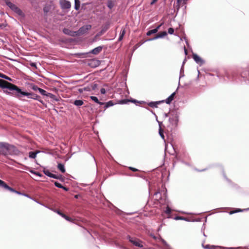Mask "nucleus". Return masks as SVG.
<instances>
[{
  "label": "nucleus",
  "mask_w": 249,
  "mask_h": 249,
  "mask_svg": "<svg viewBox=\"0 0 249 249\" xmlns=\"http://www.w3.org/2000/svg\"><path fill=\"white\" fill-rule=\"evenodd\" d=\"M21 152L15 145L5 142H0V154L4 156L19 155Z\"/></svg>",
  "instance_id": "1"
},
{
  "label": "nucleus",
  "mask_w": 249,
  "mask_h": 249,
  "mask_svg": "<svg viewBox=\"0 0 249 249\" xmlns=\"http://www.w3.org/2000/svg\"><path fill=\"white\" fill-rule=\"evenodd\" d=\"M15 96L18 98L22 96H27L29 99H33L41 103L42 102V101L40 100V97L39 95L34 93L22 91L19 87H18L17 92H15Z\"/></svg>",
  "instance_id": "2"
},
{
  "label": "nucleus",
  "mask_w": 249,
  "mask_h": 249,
  "mask_svg": "<svg viewBox=\"0 0 249 249\" xmlns=\"http://www.w3.org/2000/svg\"><path fill=\"white\" fill-rule=\"evenodd\" d=\"M169 121L171 125V129H175L178 125L179 114L177 111L172 110L169 112Z\"/></svg>",
  "instance_id": "3"
},
{
  "label": "nucleus",
  "mask_w": 249,
  "mask_h": 249,
  "mask_svg": "<svg viewBox=\"0 0 249 249\" xmlns=\"http://www.w3.org/2000/svg\"><path fill=\"white\" fill-rule=\"evenodd\" d=\"M0 187H1L2 188H4V189L8 190L11 192L15 193L19 195H22V196H25L28 197L30 199L32 198L30 196H29L28 194L22 193L16 190L14 188L8 186L6 183L5 182H4V181H3L1 179H0Z\"/></svg>",
  "instance_id": "4"
},
{
  "label": "nucleus",
  "mask_w": 249,
  "mask_h": 249,
  "mask_svg": "<svg viewBox=\"0 0 249 249\" xmlns=\"http://www.w3.org/2000/svg\"><path fill=\"white\" fill-rule=\"evenodd\" d=\"M0 88L2 89H7L10 90H14L16 92L18 89V87L17 86L12 83H8L2 79H0Z\"/></svg>",
  "instance_id": "5"
},
{
  "label": "nucleus",
  "mask_w": 249,
  "mask_h": 249,
  "mask_svg": "<svg viewBox=\"0 0 249 249\" xmlns=\"http://www.w3.org/2000/svg\"><path fill=\"white\" fill-rule=\"evenodd\" d=\"M5 4L8 7H9L12 11L15 12L19 16L22 15V11L15 4L13 3L9 0L8 2H7Z\"/></svg>",
  "instance_id": "6"
},
{
  "label": "nucleus",
  "mask_w": 249,
  "mask_h": 249,
  "mask_svg": "<svg viewBox=\"0 0 249 249\" xmlns=\"http://www.w3.org/2000/svg\"><path fill=\"white\" fill-rule=\"evenodd\" d=\"M127 239L133 245H134V246H135L136 247H140V248H142L143 247L142 242L141 240H140L139 239H138L137 238H136L132 237H131L129 235H128L127 236Z\"/></svg>",
  "instance_id": "7"
},
{
  "label": "nucleus",
  "mask_w": 249,
  "mask_h": 249,
  "mask_svg": "<svg viewBox=\"0 0 249 249\" xmlns=\"http://www.w3.org/2000/svg\"><path fill=\"white\" fill-rule=\"evenodd\" d=\"M91 28L90 25H86L80 27L78 31H76L77 36L82 35L88 32Z\"/></svg>",
  "instance_id": "8"
},
{
  "label": "nucleus",
  "mask_w": 249,
  "mask_h": 249,
  "mask_svg": "<svg viewBox=\"0 0 249 249\" xmlns=\"http://www.w3.org/2000/svg\"><path fill=\"white\" fill-rule=\"evenodd\" d=\"M240 75L245 80H249V66L240 71Z\"/></svg>",
  "instance_id": "9"
},
{
  "label": "nucleus",
  "mask_w": 249,
  "mask_h": 249,
  "mask_svg": "<svg viewBox=\"0 0 249 249\" xmlns=\"http://www.w3.org/2000/svg\"><path fill=\"white\" fill-rule=\"evenodd\" d=\"M193 58L196 63L198 64L200 66L203 65L205 63V61L196 53H193Z\"/></svg>",
  "instance_id": "10"
},
{
  "label": "nucleus",
  "mask_w": 249,
  "mask_h": 249,
  "mask_svg": "<svg viewBox=\"0 0 249 249\" xmlns=\"http://www.w3.org/2000/svg\"><path fill=\"white\" fill-rule=\"evenodd\" d=\"M63 33L67 35L71 36L74 37L77 36L76 31H73L68 28H64L63 29Z\"/></svg>",
  "instance_id": "11"
},
{
  "label": "nucleus",
  "mask_w": 249,
  "mask_h": 249,
  "mask_svg": "<svg viewBox=\"0 0 249 249\" xmlns=\"http://www.w3.org/2000/svg\"><path fill=\"white\" fill-rule=\"evenodd\" d=\"M103 48V46H98V47H96L95 48L92 49L89 53H92L95 55H97V54H99L102 51Z\"/></svg>",
  "instance_id": "12"
},
{
  "label": "nucleus",
  "mask_w": 249,
  "mask_h": 249,
  "mask_svg": "<svg viewBox=\"0 0 249 249\" xmlns=\"http://www.w3.org/2000/svg\"><path fill=\"white\" fill-rule=\"evenodd\" d=\"M100 64V61L96 59H93L91 60L89 65L91 67H96L98 66Z\"/></svg>",
  "instance_id": "13"
},
{
  "label": "nucleus",
  "mask_w": 249,
  "mask_h": 249,
  "mask_svg": "<svg viewBox=\"0 0 249 249\" xmlns=\"http://www.w3.org/2000/svg\"><path fill=\"white\" fill-rule=\"evenodd\" d=\"M164 101H160L156 102H150L147 104L148 106L151 107H157L158 105L160 104L161 103L163 102Z\"/></svg>",
  "instance_id": "14"
},
{
  "label": "nucleus",
  "mask_w": 249,
  "mask_h": 249,
  "mask_svg": "<svg viewBox=\"0 0 249 249\" xmlns=\"http://www.w3.org/2000/svg\"><path fill=\"white\" fill-rule=\"evenodd\" d=\"M61 7L63 9H69L71 6V4L70 2L66 0H64V1L61 3Z\"/></svg>",
  "instance_id": "15"
},
{
  "label": "nucleus",
  "mask_w": 249,
  "mask_h": 249,
  "mask_svg": "<svg viewBox=\"0 0 249 249\" xmlns=\"http://www.w3.org/2000/svg\"><path fill=\"white\" fill-rule=\"evenodd\" d=\"M176 94V92L172 93L165 100V102L167 104H170L173 100L174 96Z\"/></svg>",
  "instance_id": "16"
},
{
  "label": "nucleus",
  "mask_w": 249,
  "mask_h": 249,
  "mask_svg": "<svg viewBox=\"0 0 249 249\" xmlns=\"http://www.w3.org/2000/svg\"><path fill=\"white\" fill-rule=\"evenodd\" d=\"M202 246L204 249H217L219 248L218 246L210 245L209 244L204 245V243H202Z\"/></svg>",
  "instance_id": "17"
},
{
  "label": "nucleus",
  "mask_w": 249,
  "mask_h": 249,
  "mask_svg": "<svg viewBox=\"0 0 249 249\" xmlns=\"http://www.w3.org/2000/svg\"><path fill=\"white\" fill-rule=\"evenodd\" d=\"M40 153V151L36 150V151H31L29 152V157L30 159H35L38 153Z\"/></svg>",
  "instance_id": "18"
},
{
  "label": "nucleus",
  "mask_w": 249,
  "mask_h": 249,
  "mask_svg": "<svg viewBox=\"0 0 249 249\" xmlns=\"http://www.w3.org/2000/svg\"><path fill=\"white\" fill-rule=\"evenodd\" d=\"M248 211V209H241L239 208H236L233 211H230L229 212L230 214H232L235 213H239V212H242L244 211Z\"/></svg>",
  "instance_id": "19"
},
{
  "label": "nucleus",
  "mask_w": 249,
  "mask_h": 249,
  "mask_svg": "<svg viewBox=\"0 0 249 249\" xmlns=\"http://www.w3.org/2000/svg\"><path fill=\"white\" fill-rule=\"evenodd\" d=\"M73 104L76 106L80 107L84 104V102L82 100H76L73 102Z\"/></svg>",
  "instance_id": "20"
},
{
  "label": "nucleus",
  "mask_w": 249,
  "mask_h": 249,
  "mask_svg": "<svg viewBox=\"0 0 249 249\" xmlns=\"http://www.w3.org/2000/svg\"><path fill=\"white\" fill-rule=\"evenodd\" d=\"M125 34V29H122L121 32H120V34L119 38H118L119 41H121L123 39V37H124Z\"/></svg>",
  "instance_id": "21"
},
{
  "label": "nucleus",
  "mask_w": 249,
  "mask_h": 249,
  "mask_svg": "<svg viewBox=\"0 0 249 249\" xmlns=\"http://www.w3.org/2000/svg\"><path fill=\"white\" fill-rule=\"evenodd\" d=\"M58 169L63 173L65 172V168L64 164L62 163H58L57 165Z\"/></svg>",
  "instance_id": "22"
},
{
  "label": "nucleus",
  "mask_w": 249,
  "mask_h": 249,
  "mask_svg": "<svg viewBox=\"0 0 249 249\" xmlns=\"http://www.w3.org/2000/svg\"><path fill=\"white\" fill-rule=\"evenodd\" d=\"M174 219L176 220H184L186 221H189V219L188 218L180 216H176L174 218Z\"/></svg>",
  "instance_id": "23"
},
{
  "label": "nucleus",
  "mask_w": 249,
  "mask_h": 249,
  "mask_svg": "<svg viewBox=\"0 0 249 249\" xmlns=\"http://www.w3.org/2000/svg\"><path fill=\"white\" fill-rule=\"evenodd\" d=\"M114 105V104L112 101H109L107 103H105L104 107L105 110L109 107L113 106Z\"/></svg>",
  "instance_id": "24"
},
{
  "label": "nucleus",
  "mask_w": 249,
  "mask_h": 249,
  "mask_svg": "<svg viewBox=\"0 0 249 249\" xmlns=\"http://www.w3.org/2000/svg\"><path fill=\"white\" fill-rule=\"evenodd\" d=\"M80 6V1L79 0H74V9L76 10L79 9Z\"/></svg>",
  "instance_id": "25"
},
{
  "label": "nucleus",
  "mask_w": 249,
  "mask_h": 249,
  "mask_svg": "<svg viewBox=\"0 0 249 249\" xmlns=\"http://www.w3.org/2000/svg\"><path fill=\"white\" fill-rule=\"evenodd\" d=\"M47 97H50L51 99H52L56 101H58V99L57 98L56 96L55 95H54L51 93L48 92L47 93Z\"/></svg>",
  "instance_id": "26"
},
{
  "label": "nucleus",
  "mask_w": 249,
  "mask_h": 249,
  "mask_svg": "<svg viewBox=\"0 0 249 249\" xmlns=\"http://www.w3.org/2000/svg\"><path fill=\"white\" fill-rule=\"evenodd\" d=\"M107 6L110 9H111L114 6V3L111 0H108L107 2Z\"/></svg>",
  "instance_id": "27"
},
{
  "label": "nucleus",
  "mask_w": 249,
  "mask_h": 249,
  "mask_svg": "<svg viewBox=\"0 0 249 249\" xmlns=\"http://www.w3.org/2000/svg\"><path fill=\"white\" fill-rule=\"evenodd\" d=\"M159 133L161 138L164 140V132L163 130L161 128V126H160V128L159 129Z\"/></svg>",
  "instance_id": "28"
},
{
  "label": "nucleus",
  "mask_w": 249,
  "mask_h": 249,
  "mask_svg": "<svg viewBox=\"0 0 249 249\" xmlns=\"http://www.w3.org/2000/svg\"><path fill=\"white\" fill-rule=\"evenodd\" d=\"M159 38H163L164 37V36H166L167 35V33L166 31H163L158 34H157Z\"/></svg>",
  "instance_id": "29"
},
{
  "label": "nucleus",
  "mask_w": 249,
  "mask_h": 249,
  "mask_svg": "<svg viewBox=\"0 0 249 249\" xmlns=\"http://www.w3.org/2000/svg\"><path fill=\"white\" fill-rule=\"evenodd\" d=\"M157 33V32L156 31V30L155 29H154L150 30L148 31L146 33V35L147 36H150L151 35L156 34Z\"/></svg>",
  "instance_id": "30"
},
{
  "label": "nucleus",
  "mask_w": 249,
  "mask_h": 249,
  "mask_svg": "<svg viewBox=\"0 0 249 249\" xmlns=\"http://www.w3.org/2000/svg\"><path fill=\"white\" fill-rule=\"evenodd\" d=\"M38 92L42 95L43 96H47V93L48 92H47L46 90H45L44 89H42L41 88H40L39 90H38Z\"/></svg>",
  "instance_id": "31"
},
{
  "label": "nucleus",
  "mask_w": 249,
  "mask_h": 249,
  "mask_svg": "<svg viewBox=\"0 0 249 249\" xmlns=\"http://www.w3.org/2000/svg\"><path fill=\"white\" fill-rule=\"evenodd\" d=\"M43 172L46 176L50 178L52 173L48 170L44 168L43 170Z\"/></svg>",
  "instance_id": "32"
},
{
  "label": "nucleus",
  "mask_w": 249,
  "mask_h": 249,
  "mask_svg": "<svg viewBox=\"0 0 249 249\" xmlns=\"http://www.w3.org/2000/svg\"><path fill=\"white\" fill-rule=\"evenodd\" d=\"M0 77L2 78L5 79H6V80H9V81H11V78H10L9 77L7 76V75H6L2 73H0Z\"/></svg>",
  "instance_id": "33"
},
{
  "label": "nucleus",
  "mask_w": 249,
  "mask_h": 249,
  "mask_svg": "<svg viewBox=\"0 0 249 249\" xmlns=\"http://www.w3.org/2000/svg\"><path fill=\"white\" fill-rule=\"evenodd\" d=\"M184 76V68H183V66H182L181 69H180V74H179V79L181 78V77H183Z\"/></svg>",
  "instance_id": "34"
},
{
  "label": "nucleus",
  "mask_w": 249,
  "mask_h": 249,
  "mask_svg": "<svg viewBox=\"0 0 249 249\" xmlns=\"http://www.w3.org/2000/svg\"><path fill=\"white\" fill-rule=\"evenodd\" d=\"M90 98L91 100H92V101H93V102H94L96 103H97L99 102V100H98V98L96 96H90Z\"/></svg>",
  "instance_id": "35"
},
{
  "label": "nucleus",
  "mask_w": 249,
  "mask_h": 249,
  "mask_svg": "<svg viewBox=\"0 0 249 249\" xmlns=\"http://www.w3.org/2000/svg\"><path fill=\"white\" fill-rule=\"evenodd\" d=\"M130 102V100L128 99H123L119 101L120 104H126L127 103Z\"/></svg>",
  "instance_id": "36"
},
{
  "label": "nucleus",
  "mask_w": 249,
  "mask_h": 249,
  "mask_svg": "<svg viewBox=\"0 0 249 249\" xmlns=\"http://www.w3.org/2000/svg\"><path fill=\"white\" fill-rule=\"evenodd\" d=\"M31 89L34 91H38L39 90L40 88L38 87L36 85H33L31 87Z\"/></svg>",
  "instance_id": "37"
},
{
  "label": "nucleus",
  "mask_w": 249,
  "mask_h": 249,
  "mask_svg": "<svg viewBox=\"0 0 249 249\" xmlns=\"http://www.w3.org/2000/svg\"><path fill=\"white\" fill-rule=\"evenodd\" d=\"M165 213L166 214H170L171 213H172L171 209L169 206H167L166 207V210L165 211Z\"/></svg>",
  "instance_id": "38"
},
{
  "label": "nucleus",
  "mask_w": 249,
  "mask_h": 249,
  "mask_svg": "<svg viewBox=\"0 0 249 249\" xmlns=\"http://www.w3.org/2000/svg\"><path fill=\"white\" fill-rule=\"evenodd\" d=\"M64 219H65L66 220L70 221V222H73V219L71 218L70 217H69L68 216L66 215V214L64 215V216L63 217Z\"/></svg>",
  "instance_id": "39"
},
{
  "label": "nucleus",
  "mask_w": 249,
  "mask_h": 249,
  "mask_svg": "<svg viewBox=\"0 0 249 249\" xmlns=\"http://www.w3.org/2000/svg\"><path fill=\"white\" fill-rule=\"evenodd\" d=\"M59 177H61V175H57L52 173L50 178L54 179H59Z\"/></svg>",
  "instance_id": "40"
},
{
  "label": "nucleus",
  "mask_w": 249,
  "mask_h": 249,
  "mask_svg": "<svg viewBox=\"0 0 249 249\" xmlns=\"http://www.w3.org/2000/svg\"><path fill=\"white\" fill-rule=\"evenodd\" d=\"M53 211L54 212L58 214H59V215H60L62 217L64 216V215H65V214L63 213H62L60 210H54Z\"/></svg>",
  "instance_id": "41"
},
{
  "label": "nucleus",
  "mask_w": 249,
  "mask_h": 249,
  "mask_svg": "<svg viewBox=\"0 0 249 249\" xmlns=\"http://www.w3.org/2000/svg\"><path fill=\"white\" fill-rule=\"evenodd\" d=\"M54 184L56 187H57L59 188H61L63 186L60 183H59L57 181H54Z\"/></svg>",
  "instance_id": "42"
},
{
  "label": "nucleus",
  "mask_w": 249,
  "mask_h": 249,
  "mask_svg": "<svg viewBox=\"0 0 249 249\" xmlns=\"http://www.w3.org/2000/svg\"><path fill=\"white\" fill-rule=\"evenodd\" d=\"M158 38H159V37L158 35H156L154 37L148 39L147 40V41H152V40H154L157 39Z\"/></svg>",
  "instance_id": "43"
},
{
  "label": "nucleus",
  "mask_w": 249,
  "mask_h": 249,
  "mask_svg": "<svg viewBox=\"0 0 249 249\" xmlns=\"http://www.w3.org/2000/svg\"><path fill=\"white\" fill-rule=\"evenodd\" d=\"M168 32L169 34L172 35L174 33V29L173 28H169L168 29Z\"/></svg>",
  "instance_id": "44"
},
{
  "label": "nucleus",
  "mask_w": 249,
  "mask_h": 249,
  "mask_svg": "<svg viewBox=\"0 0 249 249\" xmlns=\"http://www.w3.org/2000/svg\"><path fill=\"white\" fill-rule=\"evenodd\" d=\"M30 172L32 174H34L37 176H39V177L41 176V175L39 172H37L34 171H31Z\"/></svg>",
  "instance_id": "45"
},
{
  "label": "nucleus",
  "mask_w": 249,
  "mask_h": 249,
  "mask_svg": "<svg viewBox=\"0 0 249 249\" xmlns=\"http://www.w3.org/2000/svg\"><path fill=\"white\" fill-rule=\"evenodd\" d=\"M128 168L133 172H137L139 171V170L137 168L132 167H129Z\"/></svg>",
  "instance_id": "46"
},
{
  "label": "nucleus",
  "mask_w": 249,
  "mask_h": 249,
  "mask_svg": "<svg viewBox=\"0 0 249 249\" xmlns=\"http://www.w3.org/2000/svg\"><path fill=\"white\" fill-rule=\"evenodd\" d=\"M30 65L32 67H34L36 69H37L36 64V63L31 62Z\"/></svg>",
  "instance_id": "47"
},
{
  "label": "nucleus",
  "mask_w": 249,
  "mask_h": 249,
  "mask_svg": "<svg viewBox=\"0 0 249 249\" xmlns=\"http://www.w3.org/2000/svg\"><path fill=\"white\" fill-rule=\"evenodd\" d=\"M182 0H177V8L178 10L179 9V3L181 2Z\"/></svg>",
  "instance_id": "48"
},
{
  "label": "nucleus",
  "mask_w": 249,
  "mask_h": 249,
  "mask_svg": "<svg viewBox=\"0 0 249 249\" xmlns=\"http://www.w3.org/2000/svg\"><path fill=\"white\" fill-rule=\"evenodd\" d=\"M101 93L105 94L106 92V89L104 88H102L100 90Z\"/></svg>",
  "instance_id": "49"
},
{
  "label": "nucleus",
  "mask_w": 249,
  "mask_h": 249,
  "mask_svg": "<svg viewBox=\"0 0 249 249\" xmlns=\"http://www.w3.org/2000/svg\"><path fill=\"white\" fill-rule=\"evenodd\" d=\"M141 44H137L134 46L133 51H135Z\"/></svg>",
  "instance_id": "50"
},
{
  "label": "nucleus",
  "mask_w": 249,
  "mask_h": 249,
  "mask_svg": "<svg viewBox=\"0 0 249 249\" xmlns=\"http://www.w3.org/2000/svg\"><path fill=\"white\" fill-rule=\"evenodd\" d=\"M182 163L184 164L185 165H187V166H191V164L188 163V162H185L184 161H181Z\"/></svg>",
  "instance_id": "51"
},
{
  "label": "nucleus",
  "mask_w": 249,
  "mask_h": 249,
  "mask_svg": "<svg viewBox=\"0 0 249 249\" xmlns=\"http://www.w3.org/2000/svg\"><path fill=\"white\" fill-rule=\"evenodd\" d=\"M162 24H160V25H158L156 28H155L156 31L158 32V30L160 29V26H161Z\"/></svg>",
  "instance_id": "52"
},
{
  "label": "nucleus",
  "mask_w": 249,
  "mask_h": 249,
  "mask_svg": "<svg viewBox=\"0 0 249 249\" xmlns=\"http://www.w3.org/2000/svg\"><path fill=\"white\" fill-rule=\"evenodd\" d=\"M223 176H224V178H225V179L229 182V183H231V180H229L227 177L226 176H225V174L224 173L223 174Z\"/></svg>",
  "instance_id": "53"
},
{
  "label": "nucleus",
  "mask_w": 249,
  "mask_h": 249,
  "mask_svg": "<svg viewBox=\"0 0 249 249\" xmlns=\"http://www.w3.org/2000/svg\"><path fill=\"white\" fill-rule=\"evenodd\" d=\"M130 102H131L132 103H139V102L137 100H135V99L130 100Z\"/></svg>",
  "instance_id": "54"
},
{
  "label": "nucleus",
  "mask_w": 249,
  "mask_h": 249,
  "mask_svg": "<svg viewBox=\"0 0 249 249\" xmlns=\"http://www.w3.org/2000/svg\"><path fill=\"white\" fill-rule=\"evenodd\" d=\"M61 189H63V190H64L66 191H68L69 190L68 188H67V187L64 186H62V187L61 188Z\"/></svg>",
  "instance_id": "55"
},
{
  "label": "nucleus",
  "mask_w": 249,
  "mask_h": 249,
  "mask_svg": "<svg viewBox=\"0 0 249 249\" xmlns=\"http://www.w3.org/2000/svg\"><path fill=\"white\" fill-rule=\"evenodd\" d=\"M6 24H0V28H4L5 27H6Z\"/></svg>",
  "instance_id": "56"
},
{
  "label": "nucleus",
  "mask_w": 249,
  "mask_h": 249,
  "mask_svg": "<svg viewBox=\"0 0 249 249\" xmlns=\"http://www.w3.org/2000/svg\"><path fill=\"white\" fill-rule=\"evenodd\" d=\"M108 29V27L107 26L106 27H105L104 29H102L101 32L102 33H104L105 32L107 29Z\"/></svg>",
  "instance_id": "57"
},
{
  "label": "nucleus",
  "mask_w": 249,
  "mask_h": 249,
  "mask_svg": "<svg viewBox=\"0 0 249 249\" xmlns=\"http://www.w3.org/2000/svg\"><path fill=\"white\" fill-rule=\"evenodd\" d=\"M97 104L100 105H105V103L104 102H100V101H99V102L97 103Z\"/></svg>",
  "instance_id": "58"
},
{
  "label": "nucleus",
  "mask_w": 249,
  "mask_h": 249,
  "mask_svg": "<svg viewBox=\"0 0 249 249\" xmlns=\"http://www.w3.org/2000/svg\"><path fill=\"white\" fill-rule=\"evenodd\" d=\"M158 0H152V1L151 2L150 4L153 5Z\"/></svg>",
  "instance_id": "59"
},
{
  "label": "nucleus",
  "mask_w": 249,
  "mask_h": 249,
  "mask_svg": "<svg viewBox=\"0 0 249 249\" xmlns=\"http://www.w3.org/2000/svg\"><path fill=\"white\" fill-rule=\"evenodd\" d=\"M228 249H241L240 247H237V248H227Z\"/></svg>",
  "instance_id": "60"
},
{
  "label": "nucleus",
  "mask_w": 249,
  "mask_h": 249,
  "mask_svg": "<svg viewBox=\"0 0 249 249\" xmlns=\"http://www.w3.org/2000/svg\"><path fill=\"white\" fill-rule=\"evenodd\" d=\"M97 87V85L96 84H94V85L92 87V89H95Z\"/></svg>",
  "instance_id": "61"
},
{
  "label": "nucleus",
  "mask_w": 249,
  "mask_h": 249,
  "mask_svg": "<svg viewBox=\"0 0 249 249\" xmlns=\"http://www.w3.org/2000/svg\"><path fill=\"white\" fill-rule=\"evenodd\" d=\"M158 123L159 124V128H160V126H161V124H162V122H160V121H158Z\"/></svg>",
  "instance_id": "62"
},
{
  "label": "nucleus",
  "mask_w": 249,
  "mask_h": 249,
  "mask_svg": "<svg viewBox=\"0 0 249 249\" xmlns=\"http://www.w3.org/2000/svg\"><path fill=\"white\" fill-rule=\"evenodd\" d=\"M184 52H185V53L186 54H187V50L185 48H184Z\"/></svg>",
  "instance_id": "63"
},
{
  "label": "nucleus",
  "mask_w": 249,
  "mask_h": 249,
  "mask_svg": "<svg viewBox=\"0 0 249 249\" xmlns=\"http://www.w3.org/2000/svg\"><path fill=\"white\" fill-rule=\"evenodd\" d=\"M153 114H154L155 116L156 115L155 112H154L152 110L151 111Z\"/></svg>",
  "instance_id": "64"
}]
</instances>
